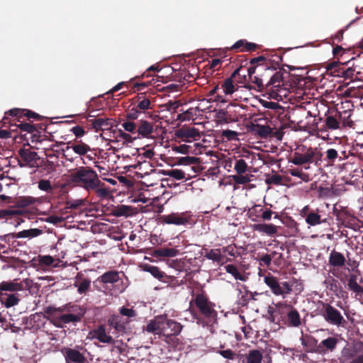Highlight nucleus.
Masks as SVG:
<instances>
[{
	"instance_id": "48",
	"label": "nucleus",
	"mask_w": 363,
	"mask_h": 363,
	"mask_svg": "<svg viewBox=\"0 0 363 363\" xmlns=\"http://www.w3.org/2000/svg\"><path fill=\"white\" fill-rule=\"evenodd\" d=\"M151 103L150 99H143V100L140 101L137 105V108L139 109L140 111H142V113L145 112V111L150 108Z\"/></svg>"
},
{
	"instance_id": "38",
	"label": "nucleus",
	"mask_w": 363,
	"mask_h": 363,
	"mask_svg": "<svg viewBox=\"0 0 363 363\" xmlns=\"http://www.w3.org/2000/svg\"><path fill=\"white\" fill-rule=\"evenodd\" d=\"M38 187L40 190L50 193L53 190L51 182L48 179H41L38 182Z\"/></svg>"
},
{
	"instance_id": "29",
	"label": "nucleus",
	"mask_w": 363,
	"mask_h": 363,
	"mask_svg": "<svg viewBox=\"0 0 363 363\" xmlns=\"http://www.w3.org/2000/svg\"><path fill=\"white\" fill-rule=\"evenodd\" d=\"M347 286L350 291L356 293L357 295H363V287L357 282L356 275H350L348 279Z\"/></svg>"
},
{
	"instance_id": "13",
	"label": "nucleus",
	"mask_w": 363,
	"mask_h": 363,
	"mask_svg": "<svg viewBox=\"0 0 363 363\" xmlns=\"http://www.w3.org/2000/svg\"><path fill=\"white\" fill-rule=\"evenodd\" d=\"M127 320H125L122 317L118 315H112L108 320V324L110 327L114 328L116 331L119 333H124L128 329Z\"/></svg>"
},
{
	"instance_id": "17",
	"label": "nucleus",
	"mask_w": 363,
	"mask_h": 363,
	"mask_svg": "<svg viewBox=\"0 0 363 363\" xmlns=\"http://www.w3.org/2000/svg\"><path fill=\"white\" fill-rule=\"evenodd\" d=\"M164 316L160 315L150 320L147 325L146 330L155 334L163 333Z\"/></svg>"
},
{
	"instance_id": "18",
	"label": "nucleus",
	"mask_w": 363,
	"mask_h": 363,
	"mask_svg": "<svg viewBox=\"0 0 363 363\" xmlns=\"http://www.w3.org/2000/svg\"><path fill=\"white\" fill-rule=\"evenodd\" d=\"M286 323L288 326L298 328L301 325V319L299 313L292 306L286 313Z\"/></svg>"
},
{
	"instance_id": "33",
	"label": "nucleus",
	"mask_w": 363,
	"mask_h": 363,
	"mask_svg": "<svg viewBox=\"0 0 363 363\" xmlns=\"http://www.w3.org/2000/svg\"><path fill=\"white\" fill-rule=\"evenodd\" d=\"M283 81V74L281 72H276L270 78L269 81L266 84V86H273L279 87Z\"/></svg>"
},
{
	"instance_id": "15",
	"label": "nucleus",
	"mask_w": 363,
	"mask_h": 363,
	"mask_svg": "<svg viewBox=\"0 0 363 363\" xmlns=\"http://www.w3.org/2000/svg\"><path fill=\"white\" fill-rule=\"evenodd\" d=\"M162 220L167 224L181 225L188 223V218L184 213H172L169 215L163 216Z\"/></svg>"
},
{
	"instance_id": "21",
	"label": "nucleus",
	"mask_w": 363,
	"mask_h": 363,
	"mask_svg": "<svg viewBox=\"0 0 363 363\" xmlns=\"http://www.w3.org/2000/svg\"><path fill=\"white\" fill-rule=\"evenodd\" d=\"M21 285L18 281L14 279L13 281H4L0 283V292H10V294L18 293L21 291Z\"/></svg>"
},
{
	"instance_id": "31",
	"label": "nucleus",
	"mask_w": 363,
	"mask_h": 363,
	"mask_svg": "<svg viewBox=\"0 0 363 363\" xmlns=\"http://www.w3.org/2000/svg\"><path fill=\"white\" fill-rule=\"evenodd\" d=\"M18 214H23L25 217L30 219L32 218L33 213L29 211L23 212L21 210H2L0 211V217H6V216H12Z\"/></svg>"
},
{
	"instance_id": "64",
	"label": "nucleus",
	"mask_w": 363,
	"mask_h": 363,
	"mask_svg": "<svg viewBox=\"0 0 363 363\" xmlns=\"http://www.w3.org/2000/svg\"><path fill=\"white\" fill-rule=\"evenodd\" d=\"M120 137L128 143H132L134 140H135L137 138H133L130 134L124 133L123 131H121L120 133Z\"/></svg>"
},
{
	"instance_id": "63",
	"label": "nucleus",
	"mask_w": 363,
	"mask_h": 363,
	"mask_svg": "<svg viewBox=\"0 0 363 363\" xmlns=\"http://www.w3.org/2000/svg\"><path fill=\"white\" fill-rule=\"evenodd\" d=\"M259 262H263L265 266L269 267L271 264L272 262V257L271 255H268V254H266L259 259Z\"/></svg>"
},
{
	"instance_id": "40",
	"label": "nucleus",
	"mask_w": 363,
	"mask_h": 363,
	"mask_svg": "<svg viewBox=\"0 0 363 363\" xmlns=\"http://www.w3.org/2000/svg\"><path fill=\"white\" fill-rule=\"evenodd\" d=\"M233 180L238 184H245L250 182L249 175L235 174L232 176Z\"/></svg>"
},
{
	"instance_id": "57",
	"label": "nucleus",
	"mask_w": 363,
	"mask_h": 363,
	"mask_svg": "<svg viewBox=\"0 0 363 363\" xmlns=\"http://www.w3.org/2000/svg\"><path fill=\"white\" fill-rule=\"evenodd\" d=\"M71 131L73 133V134L77 138H81L85 133V131H84V128L82 127L79 126V125H77V126L73 127L71 129Z\"/></svg>"
},
{
	"instance_id": "34",
	"label": "nucleus",
	"mask_w": 363,
	"mask_h": 363,
	"mask_svg": "<svg viewBox=\"0 0 363 363\" xmlns=\"http://www.w3.org/2000/svg\"><path fill=\"white\" fill-rule=\"evenodd\" d=\"M225 271L234 277L235 279L245 281V277L242 275L238 268L233 264H228L225 267Z\"/></svg>"
},
{
	"instance_id": "49",
	"label": "nucleus",
	"mask_w": 363,
	"mask_h": 363,
	"mask_svg": "<svg viewBox=\"0 0 363 363\" xmlns=\"http://www.w3.org/2000/svg\"><path fill=\"white\" fill-rule=\"evenodd\" d=\"M119 312L122 315L126 316L127 318H134L137 315V313L135 310L124 306L120 308Z\"/></svg>"
},
{
	"instance_id": "23",
	"label": "nucleus",
	"mask_w": 363,
	"mask_h": 363,
	"mask_svg": "<svg viewBox=\"0 0 363 363\" xmlns=\"http://www.w3.org/2000/svg\"><path fill=\"white\" fill-rule=\"evenodd\" d=\"M179 254V250L174 248H158L153 250L152 256L155 257H174Z\"/></svg>"
},
{
	"instance_id": "1",
	"label": "nucleus",
	"mask_w": 363,
	"mask_h": 363,
	"mask_svg": "<svg viewBox=\"0 0 363 363\" xmlns=\"http://www.w3.org/2000/svg\"><path fill=\"white\" fill-rule=\"evenodd\" d=\"M70 181L82 187L86 191H94L100 199H106L110 196L109 188L100 179L97 173L90 167H79L71 174Z\"/></svg>"
},
{
	"instance_id": "12",
	"label": "nucleus",
	"mask_w": 363,
	"mask_h": 363,
	"mask_svg": "<svg viewBox=\"0 0 363 363\" xmlns=\"http://www.w3.org/2000/svg\"><path fill=\"white\" fill-rule=\"evenodd\" d=\"M176 136L183 141L189 142L190 139L196 140L199 138V132L195 128L182 127L176 131Z\"/></svg>"
},
{
	"instance_id": "8",
	"label": "nucleus",
	"mask_w": 363,
	"mask_h": 363,
	"mask_svg": "<svg viewBox=\"0 0 363 363\" xmlns=\"http://www.w3.org/2000/svg\"><path fill=\"white\" fill-rule=\"evenodd\" d=\"M338 340L335 337H329L317 345L313 352L319 354H325L334 351L337 347Z\"/></svg>"
},
{
	"instance_id": "22",
	"label": "nucleus",
	"mask_w": 363,
	"mask_h": 363,
	"mask_svg": "<svg viewBox=\"0 0 363 363\" xmlns=\"http://www.w3.org/2000/svg\"><path fill=\"white\" fill-rule=\"evenodd\" d=\"M89 122L96 132L108 130L112 127V124L109 118L91 119L89 120Z\"/></svg>"
},
{
	"instance_id": "3",
	"label": "nucleus",
	"mask_w": 363,
	"mask_h": 363,
	"mask_svg": "<svg viewBox=\"0 0 363 363\" xmlns=\"http://www.w3.org/2000/svg\"><path fill=\"white\" fill-rule=\"evenodd\" d=\"M194 303L198 308L201 315L210 320H214L217 318V311L214 308V303L211 302L203 294H196L195 298L189 302V309L191 310L192 304Z\"/></svg>"
},
{
	"instance_id": "43",
	"label": "nucleus",
	"mask_w": 363,
	"mask_h": 363,
	"mask_svg": "<svg viewBox=\"0 0 363 363\" xmlns=\"http://www.w3.org/2000/svg\"><path fill=\"white\" fill-rule=\"evenodd\" d=\"M38 261L41 266L48 267L53 264L55 259L50 255H40L38 256Z\"/></svg>"
},
{
	"instance_id": "19",
	"label": "nucleus",
	"mask_w": 363,
	"mask_h": 363,
	"mask_svg": "<svg viewBox=\"0 0 363 363\" xmlns=\"http://www.w3.org/2000/svg\"><path fill=\"white\" fill-rule=\"evenodd\" d=\"M203 251H205L204 257L207 259L211 260L213 262H216L218 264L220 263L223 260V256L222 255V251L225 252L227 251L226 247H223L222 249H211L208 250L207 248H203Z\"/></svg>"
},
{
	"instance_id": "36",
	"label": "nucleus",
	"mask_w": 363,
	"mask_h": 363,
	"mask_svg": "<svg viewBox=\"0 0 363 363\" xmlns=\"http://www.w3.org/2000/svg\"><path fill=\"white\" fill-rule=\"evenodd\" d=\"M216 118L220 123H228L229 122V117L228 111L224 109L215 110Z\"/></svg>"
},
{
	"instance_id": "62",
	"label": "nucleus",
	"mask_w": 363,
	"mask_h": 363,
	"mask_svg": "<svg viewBox=\"0 0 363 363\" xmlns=\"http://www.w3.org/2000/svg\"><path fill=\"white\" fill-rule=\"evenodd\" d=\"M257 48V45L253 43H248L245 41V47L242 48L240 50L242 52L252 51L255 50Z\"/></svg>"
},
{
	"instance_id": "35",
	"label": "nucleus",
	"mask_w": 363,
	"mask_h": 363,
	"mask_svg": "<svg viewBox=\"0 0 363 363\" xmlns=\"http://www.w3.org/2000/svg\"><path fill=\"white\" fill-rule=\"evenodd\" d=\"M220 89H223V91L225 94H232L235 91V86L233 79L231 78L226 79L223 84L221 85Z\"/></svg>"
},
{
	"instance_id": "45",
	"label": "nucleus",
	"mask_w": 363,
	"mask_h": 363,
	"mask_svg": "<svg viewBox=\"0 0 363 363\" xmlns=\"http://www.w3.org/2000/svg\"><path fill=\"white\" fill-rule=\"evenodd\" d=\"M220 135L227 140H238V133L231 130H225L222 131Z\"/></svg>"
},
{
	"instance_id": "28",
	"label": "nucleus",
	"mask_w": 363,
	"mask_h": 363,
	"mask_svg": "<svg viewBox=\"0 0 363 363\" xmlns=\"http://www.w3.org/2000/svg\"><path fill=\"white\" fill-rule=\"evenodd\" d=\"M252 130L262 138H267L272 133V129L269 125L259 124L253 125Z\"/></svg>"
},
{
	"instance_id": "10",
	"label": "nucleus",
	"mask_w": 363,
	"mask_h": 363,
	"mask_svg": "<svg viewBox=\"0 0 363 363\" xmlns=\"http://www.w3.org/2000/svg\"><path fill=\"white\" fill-rule=\"evenodd\" d=\"M64 355L66 363H87L86 358L84 354L81 353L76 349H65Z\"/></svg>"
},
{
	"instance_id": "6",
	"label": "nucleus",
	"mask_w": 363,
	"mask_h": 363,
	"mask_svg": "<svg viewBox=\"0 0 363 363\" xmlns=\"http://www.w3.org/2000/svg\"><path fill=\"white\" fill-rule=\"evenodd\" d=\"M264 281L276 296L285 297L292 291V286L289 282H279L277 279L272 275L266 276Z\"/></svg>"
},
{
	"instance_id": "25",
	"label": "nucleus",
	"mask_w": 363,
	"mask_h": 363,
	"mask_svg": "<svg viewBox=\"0 0 363 363\" xmlns=\"http://www.w3.org/2000/svg\"><path fill=\"white\" fill-rule=\"evenodd\" d=\"M82 274L78 273L76 276V281L74 284V286L77 288V292L79 294H86L91 287V281L87 279H83L81 282L77 281V279H81Z\"/></svg>"
},
{
	"instance_id": "5",
	"label": "nucleus",
	"mask_w": 363,
	"mask_h": 363,
	"mask_svg": "<svg viewBox=\"0 0 363 363\" xmlns=\"http://www.w3.org/2000/svg\"><path fill=\"white\" fill-rule=\"evenodd\" d=\"M320 315L329 324L337 327L343 326L346 323L341 312L329 303H323Z\"/></svg>"
},
{
	"instance_id": "53",
	"label": "nucleus",
	"mask_w": 363,
	"mask_h": 363,
	"mask_svg": "<svg viewBox=\"0 0 363 363\" xmlns=\"http://www.w3.org/2000/svg\"><path fill=\"white\" fill-rule=\"evenodd\" d=\"M219 354L225 359H234L237 356V354L232 351L231 350H225L219 351Z\"/></svg>"
},
{
	"instance_id": "11",
	"label": "nucleus",
	"mask_w": 363,
	"mask_h": 363,
	"mask_svg": "<svg viewBox=\"0 0 363 363\" xmlns=\"http://www.w3.org/2000/svg\"><path fill=\"white\" fill-rule=\"evenodd\" d=\"M182 330V325L173 320L164 316L163 334L167 336L177 335Z\"/></svg>"
},
{
	"instance_id": "44",
	"label": "nucleus",
	"mask_w": 363,
	"mask_h": 363,
	"mask_svg": "<svg viewBox=\"0 0 363 363\" xmlns=\"http://www.w3.org/2000/svg\"><path fill=\"white\" fill-rule=\"evenodd\" d=\"M289 173L291 176L298 177L304 182H308L309 180L308 174H306V173H303L301 171L298 170V169H289Z\"/></svg>"
},
{
	"instance_id": "51",
	"label": "nucleus",
	"mask_w": 363,
	"mask_h": 363,
	"mask_svg": "<svg viewBox=\"0 0 363 363\" xmlns=\"http://www.w3.org/2000/svg\"><path fill=\"white\" fill-rule=\"evenodd\" d=\"M17 126L20 128L21 130L30 133H33L35 130V126L28 123L21 122L17 125Z\"/></svg>"
},
{
	"instance_id": "16",
	"label": "nucleus",
	"mask_w": 363,
	"mask_h": 363,
	"mask_svg": "<svg viewBox=\"0 0 363 363\" xmlns=\"http://www.w3.org/2000/svg\"><path fill=\"white\" fill-rule=\"evenodd\" d=\"M153 132L154 128L152 123L145 120L139 121L137 130L138 134V138H152Z\"/></svg>"
},
{
	"instance_id": "61",
	"label": "nucleus",
	"mask_w": 363,
	"mask_h": 363,
	"mask_svg": "<svg viewBox=\"0 0 363 363\" xmlns=\"http://www.w3.org/2000/svg\"><path fill=\"white\" fill-rule=\"evenodd\" d=\"M260 211H262L261 217L264 220H271L272 216L274 213V212L269 209L264 211L263 208H261Z\"/></svg>"
},
{
	"instance_id": "4",
	"label": "nucleus",
	"mask_w": 363,
	"mask_h": 363,
	"mask_svg": "<svg viewBox=\"0 0 363 363\" xmlns=\"http://www.w3.org/2000/svg\"><path fill=\"white\" fill-rule=\"evenodd\" d=\"M323 155L317 148H308L304 153L296 152L290 162L295 165H302L306 163H313L317 165L321 160Z\"/></svg>"
},
{
	"instance_id": "24",
	"label": "nucleus",
	"mask_w": 363,
	"mask_h": 363,
	"mask_svg": "<svg viewBox=\"0 0 363 363\" xmlns=\"http://www.w3.org/2000/svg\"><path fill=\"white\" fill-rule=\"evenodd\" d=\"M345 258L344 255L335 250L332 251L329 256V263L331 266L341 267L345 264Z\"/></svg>"
},
{
	"instance_id": "55",
	"label": "nucleus",
	"mask_w": 363,
	"mask_h": 363,
	"mask_svg": "<svg viewBox=\"0 0 363 363\" xmlns=\"http://www.w3.org/2000/svg\"><path fill=\"white\" fill-rule=\"evenodd\" d=\"M282 182V177L279 174H273L270 177H269L266 182L267 184H280Z\"/></svg>"
},
{
	"instance_id": "32",
	"label": "nucleus",
	"mask_w": 363,
	"mask_h": 363,
	"mask_svg": "<svg viewBox=\"0 0 363 363\" xmlns=\"http://www.w3.org/2000/svg\"><path fill=\"white\" fill-rule=\"evenodd\" d=\"M144 271L149 272L152 276L158 279H162L164 277V273L162 272L159 267L145 264L144 266Z\"/></svg>"
},
{
	"instance_id": "42",
	"label": "nucleus",
	"mask_w": 363,
	"mask_h": 363,
	"mask_svg": "<svg viewBox=\"0 0 363 363\" xmlns=\"http://www.w3.org/2000/svg\"><path fill=\"white\" fill-rule=\"evenodd\" d=\"M71 147L75 153L79 155H84L89 150V146L86 144L74 145Z\"/></svg>"
},
{
	"instance_id": "14",
	"label": "nucleus",
	"mask_w": 363,
	"mask_h": 363,
	"mask_svg": "<svg viewBox=\"0 0 363 363\" xmlns=\"http://www.w3.org/2000/svg\"><path fill=\"white\" fill-rule=\"evenodd\" d=\"M20 300V294L18 293L0 292V302L7 308L17 306Z\"/></svg>"
},
{
	"instance_id": "60",
	"label": "nucleus",
	"mask_w": 363,
	"mask_h": 363,
	"mask_svg": "<svg viewBox=\"0 0 363 363\" xmlns=\"http://www.w3.org/2000/svg\"><path fill=\"white\" fill-rule=\"evenodd\" d=\"M199 108H190L185 111L186 115L189 116V121L193 119L194 117L197 116V112L199 111Z\"/></svg>"
},
{
	"instance_id": "41",
	"label": "nucleus",
	"mask_w": 363,
	"mask_h": 363,
	"mask_svg": "<svg viewBox=\"0 0 363 363\" xmlns=\"http://www.w3.org/2000/svg\"><path fill=\"white\" fill-rule=\"evenodd\" d=\"M325 153L326 157L325 160L330 164H333L338 157L337 151L333 148L328 149Z\"/></svg>"
},
{
	"instance_id": "27",
	"label": "nucleus",
	"mask_w": 363,
	"mask_h": 363,
	"mask_svg": "<svg viewBox=\"0 0 363 363\" xmlns=\"http://www.w3.org/2000/svg\"><path fill=\"white\" fill-rule=\"evenodd\" d=\"M120 277L118 272L109 271L98 278L104 284H114L119 281Z\"/></svg>"
},
{
	"instance_id": "37",
	"label": "nucleus",
	"mask_w": 363,
	"mask_h": 363,
	"mask_svg": "<svg viewBox=\"0 0 363 363\" xmlns=\"http://www.w3.org/2000/svg\"><path fill=\"white\" fill-rule=\"evenodd\" d=\"M234 169L238 174H244L247 169V164L243 159L236 160Z\"/></svg>"
},
{
	"instance_id": "54",
	"label": "nucleus",
	"mask_w": 363,
	"mask_h": 363,
	"mask_svg": "<svg viewBox=\"0 0 363 363\" xmlns=\"http://www.w3.org/2000/svg\"><path fill=\"white\" fill-rule=\"evenodd\" d=\"M197 160L198 159L195 157L186 156L181 157L179 160V163L180 164H191L196 163Z\"/></svg>"
},
{
	"instance_id": "52",
	"label": "nucleus",
	"mask_w": 363,
	"mask_h": 363,
	"mask_svg": "<svg viewBox=\"0 0 363 363\" xmlns=\"http://www.w3.org/2000/svg\"><path fill=\"white\" fill-rule=\"evenodd\" d=\"M19 285H21V291L23 290H30L33 285V282L30 279H25L23 281L18 282Z\"/></svg>"
},
{
	"instance_id": "56",
	"label": "nucleus",
	"mask_w": 363,
	"mask_h": 363,
	"mask_svg": "<svg viewBox=\"0 0 363 363\" xmlns=\"http://www.w3.org/2000/svg\"><path fill=\"white\" fill-rule=\"evenodd\" d=\"M130 208V207L128 206L122 205L117 208L116 215L117 216H125L129 213Z\"/></svg>"
},
{
	"instance_id": "39",
	"label": "nucleus",
	"mask_w": 363,
	"mask_h": 363,
	"mask_svg": "<svg viewBox=\"0 0 363 363\" xmlns=\"http://www.w3.org/2000/svg\"><path fill=\"white\" fill-rule=\"evenodd\" d=\"M306 222L311 225H315L320 223V216L315 213H310L306 218Z\"/></svg>"
},
{
	"instance_id": "2",
	"label": "nucleus",
	"mask_w": 363,
	"mask_h": 363,
	"mask_svg": "<svg viewBox=\"0 0 363 363\" xmlns=\"http://www.w3.org/2000/svg\"><path fill=\"white\" fill-rule=\"evenodd\" d=\"M45 312L50 315L57 316L62 323L69 324L81 322L86 308L78 304L69 303L58 308L47 307Z\"/></svg>"
},
{
	"instance_id": "7",
	"label": "nucleus",
	"mask_w": 363,
	"mask_h": 363,
	"mask_svg": "<svg viewBox=\"0 0 363 363\" xmlns=\"http://www.w3.org/2000/svg\"><path fill=\"white\" fill-rule=\"evenodd\" d=\"M18 154L23 162H19L21 167H29L31 168L38 167L40 157L36 152L30 151L28 149H21Z\"/></svg>"
},
{
	"instance_id": "30",
	"label": "nucleus",
	"mask_w": 363,
	"mask_h": 363,
	"mask_svg": "<svg viewBox=\"0 0 363 363\" xmlns=\"http://www.w3.org/2000/svg\"><path fill=\"white\" fill-rule=\"evenodd\" d=\"M162 174L170 177L177 180H181L186 178V173L184 171L177 169H172L169 170H162Z\"/></svg>"
},
{
	"instance_id": "59",
	"label": "nucleus",
	"mask_w": 363,
	"mask_h": 363,
	"mask_svg": "<svg viewBox=\"0 0 363 363\" xmlns=\"http://www.w3.org/2000/svg\"><path fill=\"white\" fill-rule=\"evenodd\" d=\"M180 106V103L177 101L169 102L167 104V109L170 112H176L177 109Z\"/></svg>"
},
{
	"instance_id": "50",
	"label": "nucleus",
	"mask_w": 363,
	"mask_h": 363,
	"mask_svg": "<svg viewBox=\"0 0 363 363\" xmlns=\"http://www.w3.org/2000/svg\"><path fill=\"white\" fill-rule=\"evenodd\" d=\"M142 114V111H140L137 107H133L130 109L127 113V118L130 120L138 119Z\"/></svg>"
},
{
	"instance_id": "9",
	"label": "nucleus",
	"mask_w": 363,
	"mask_h": 363,
	"mask_svg": "<svg viewBox=\"0 0 363 363\" xmlns=\"http://www.w3.org/2000/svg\"><path fill=\"white\" fill-rule=\"evenodd\" d=\"M88 337L90 339H96L102 343H114V339L106 333V328L104 325H100L97 328L90 331Z\"/></svg>"
},
{
	"instance_id": "20",
	"label": "nucleus",
	"mask_w": 363,
	"mask_h": 363,
	"mask_svg": "<svg viewBox=\"0 0 363 363\" xmlns=\"http://www.w3.org/2000/svg\"><path fill=\"white\" fill-rule=\"evenodd\" d=\"M278 226L274 224L259 223L253 225V230L269 236H273L278 232Z\"/></svg>"
},
{
	"instance_id": "47",
	"label": "nucleus",
	"mask_w": 363,
	"mask_h": 363,
	"mask_svg": "<svg viewBox=\"0 0 363 363\" xmlns=\"http://www.w3.org/2000/svg\"><path fill=\"white\" fill-rule=\"evenodd\" d=\"M122 126L124 128V130L127 132L131 133H137L138 125H136L135 123L132 121H125L122 123Z\"/></svg>"
},
{
	"instance_id": "46",
	"label": "nucleus",
	"mask_w": 363,
	"mask_h": 363,
	"mask_svg": "<svg viewBox=\"0 0 363 363\" xmlns=\"http://www.w3.org/2000/svg\"><path fill=\"white\" fill-rule=\"evenodd\" d=\"M325 124L328 128L336 130L339 128V122L333 116H328L325 119Z\"/></svg>"
},
{
	"instance_id": "58",
	"label": "nucleus",
	"mask_w": 363,
	"mask_h": 363,
	"mask_svg": "<svg viewBox=\"0 0 363 363\" xmlns=\"http://www.w3.org/2000/svg\"><path fill=\"white\" fill-rule=\"evenodd\" d=\"M84 203L83 200L82 199H76V200H72L67 202V205L69 206V208H77L81 206H82Z\"/></svg>"
},
{
	"instance_id": "26",
	"label": "nucleus",
	"mask_w": 363,
	"mask_h": 363,
	"mask_svg": "<svg viewBox=\"0 0 363 363\" xmlns=\"http://www.w3.org/2000/svg\"><path fill=\"white\" fill-rule=\"evenodd\" d=\"M43 234V230L38 228H30L28 230H23L18 232L15 235L16 238H28L32 239L33 238L38 237Z\"/></svg>"
}]
</instances>
